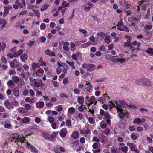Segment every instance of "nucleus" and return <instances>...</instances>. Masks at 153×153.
Returning a JSON list of instances; mask_svg holds the SVG:
<instances>
[{
    "instance_id": "f257e3e1",
    "label": "nucleus",
    "mask_w": 153,
    "mask_h": 153,
    "mask_svg": "<svg viewBox=\"0 0 153 153\" xmlns=\"http://www.w3.org/2000/svg\"><path fill=\"white\" fill-rule=\"evenodd\" d=\"M85 102L87 105L88 106V109L89 110L88 112L91 113L92 114L94 115V110L93 109H90L89 107L92 104L94 103L96 105L97 103V99L94 96H92L90 98L87 95L85 98Z\"/></svg>"
},
{
    "instance_id": "f03ea898",
    "label": "nucleus",
    "mask_w": 153,
    "mask_h": 153,
    "mask_svg": "<svg viewBox=\"0 0 153 153\" xmlns=\"http://www.w3.org/2000/svg\"><path fill=\"white\" fill-rule=\"evenodd\" d=\"M134 83L137 85L143 86H149L151 84L150 79L146 78L139 79L136 80Z\"/></svg>"
},
{
    "instance_id": "7ed1b4c3",
    "label": "nucleus",
    "mask_w": 153,
    "mask_h": 153,
    "mask_svg": "<svg viewBox=\"0 0 153 153\" xmlns=\"http://www.w3.org/2000/svg\"><path fill=\"white\" fill-rule=\"evenodd\" d=\"M100 114L102 116H104V117L107 119L106 120L107 123L108 125L111 123V121L110 120L111 116L108 112L105 111L103 109H100Z\"/></svg>"
},
{
    "instance_id": "20e7f679",
    "label": "nucleus",
    "mask_w": 153,
    "mask_h": 153,
    "mask_svg": "<svg viewBox=\"0 0 153 153\" xmlns=\"http://www.w3.org/2000/svg\"><path fill=\"white\" fill-rule=\"evenodd\" d=\"M82 67L84 69H87L89 72H91L94 70L95 68V65L92 64H83Z\"/></svg>"
},
{
    "instance_id": "39448f33",
    "label": "nucleus",
    "mask_w": 153,
    "mask_h": 153,
    "mask_svg": "<svg viewBox=\"0 0 153 153\" xmlns=\"http://www.w3.org/2000/svg\"><path fill=\"white\" fill-rule=\"evenodd\" d=\"M118 112H119L118 114L120 118L123 119L125 117L126 118H128L129 113L126 109H120Z\"/></svg>"
},
{
    "instance_id": "423d86ee",
    "label": "nucleus",
    "mask_w": 153,
    "mask_h": 153,
    "mask_svg": "<svg viewBox=\"0 0 153 153\" xmlns=\"http://www.w3.org/2000/svg\"><path fill=\"white\" fill-rule=\"evenodd\" d=\"M127 145L129 147L131 150L134 151L136 153H139L140 151L138 150L134 143L131 142H128L127 143Z\"/></svg>"
},
{
    "instance_id": "0eeeda50",
    "label": "nucleus",
    "mask_w": 153,
    "mask_h": 153,
    "mask_svg": "<svg viewBox=\"0 0 153 153\" xmlns=\"http://www.w3.org/2000/svg\"><path fill=\"white\" fill-rule=\"evenodd\" d=\"M26 143L27 147L31 152L34 153H38V150L34 146L29 143L28 141H27Z\"/></svg>"
},
{
    "instance_id": "6e6552de",
    "label": "nucleus",
    "mask_w": 153,
    "mask_h": 153,
    "mask_svg": "<svg viewBox=\"0 0 153 153\" xmlns=\"http://www.w3.org/2000/svg\"><path fill=\"white\" fill-rule=\"evenodd\" d=\"M110 99L109 96L106 94H104L102 96L100 97L98 101H100L101 103H104L107 100Z\"/></svg>"
},
{
    "instance_id": "1a4fd4ad",
    "label": "nucleus",
    "mask_w": 153,
    "mask_h": 153,
    "mask_svg": "<svg viewBox=\"0 0 153 153\" xmlns=\"http://www.w3.org/2000/svg\"><path fill=\"white\" fill-rule=\"evenodd\" d=\"M68 133V131L66 128H63L61 129L59 132L60 137L63 138L65 137Z\"/></svg>"
},
{
    "instance_id": "9d476101",
    "label": "nucleus",
    "mask_w": 153,
    "mask_h": 153,
    "mask_svg": "<svg viewBox=\"0 0 153 153\" xmlns=\"http://www.w3.org/2000/svg\"><path fill=\"white\" fill-rule=\"evenodd\" d=\"M30 121V119L28 117H24L20 121L22 123H24L26 124H29Z\"/></svg>"
},
{
    "instance_id": "9b49d317",
    "label": "nucleus",
    "mask_w": 153,
    "mask_h": 153,
    "mask_svg": "<svg viewBox=\"0 0 153 153\" xmlns=\"http://www.w3.org/2000/svg\"><path fill=\"white\" fill-rule=\"evenodd\" d=\"M42 135L44 138L48 141H50V134L47 132H43Z\"/></svg>"
},
{
    "instance_id": "f8f14e48",
    "label": "nucleus",
    "mask_w": 153,
    "mask_h": 153,
    "mask_svg": "<svg viewBox=\"0 0 153 153\" xmlns=\"http://www.w3.org/2000/svg\"><path fill=\"white\" fill-rule=\"evenodd\" d=\"M45 53L47 55L50 56H55V54L54 51H51L50 49H47L44 51Z\"/></svg>"
},
{
    "instance_id": "ddd939ff",
    "label": "nucleus",
    "mask_w": 153,
    "mask_h": 153,
    "mask_svg": "<svg viewBox=\"0 0 153 153\" xmlns=\"http://www.w3.org/2000/svg\"><path fill=\"white\" fill-rule=\"evenodd\" d=\"M44 106V103L43 101L38 102L36 104V107L39 109L42 108Z\"/></svg>"
},
{
    "instance_id": "4468645a",
    "label": "nucleus",
    "mask_w": 153,
    "mask_h": 153,
    "mask_svg": "<svg viewBox=\"0 0 153 153\" xmlns=\"http://www.w3.org/2000/svg\"><path fill=\"white\" fill-rule=\"evenodd\" d=\"M79 132L77 131H75L72 133L71 137L73 139H77L79 137Z\"/></svg>"
},
{
    "instance_id": "2eb2a0df",
    "label": "nucleus",
    "mask_w": 153,
    "mask_h": 153,
    "mask_svg": "<svg viewBox=\"0 0 153 153\" xmlns=\"http://www.w3.org/2000/svg\"><path fill=\"white\" fill-rule=\"evenodd\" d=\"M22 3H20L19 1H16L15 3L18 4V6L20 8H23L25 7V0H21Z\"/></svg>"
},
{
    "instance_id": "dca6fc26",
    "label": "nucleus",
    "mask_w": 153,
    "mask_h": 153,
    "mask_svg": "<svg viewBox=\"0 0 153 153\" xmlns=\"http://www.w3.org/2000/svg\"><path fill=\"white\" fill-rule=\"evenodd\" d=\"M25 140V138L23 136H19V137H18V138L16 139V140H15V141L16 143H18L19 141L22 143L24 142Z\"/></svg>"
},
{
    "instance_id": "f3484780",
    "label": "nucleus",
    "mask_w": 153,
    "mask_h": 153,
    "mask_svg": "<svg viewBox=\"0 0 153 153\" xmlns=\"http://www.w3.org/2000/svg\"><path fill=\"white\" fill-rule=\"evenodd\" d=\"M12 80L15 83L18 84L20 81L19 78L17 76L13 75L12 76Z\"/></svg>"
},
{
    "instance_id": "a211bd4d",
    "label": "nucleus",
    "mask_w": 153,
    "mask_h": 153,
    "mask_svg": "<svg viewBox=\"0 0 153 153\" xmlns=\"http://www.w3.org/2000/svg\"><path fill=\"white\" fill-rule=\"evenodd\" d=\"M101 140V142L102 143H107L108 140V139L107 137L103 135H101L100 137Z\"/></svg>"
},
{
    "instance_id": "6ab92c4d",
    "label": "nucleus",
    "mask_w": 153,
    "mask_h": 153,
    "mask_svg": "<svg viewBox=\"0 0 153 153\" xmlns=\"http://www.w3.org/2000/svg\"><path fill=\"white\" fill-rule=\"evenodd\" d=\"M17 63L16 59H15L11 61L10 63V66L13 69H14L15 67V63Z\"/></svg>"
},
{
    "instance_id": "aec40b11",
    "label": "nucleus",
    "mask_w": 153,
    "mask_h": 153,
    "mask_svg": "<svg viewBox=\"0 0 153 153\" xmlns=\"http://www.w3.org/2000/svg\"><path fill=\"white\" fill-rule=\"evenodd\" d=\"M7 85L10 88H12L14 87L15 84L13 81L12 80H9L7 82Z\"/></svg>"
},
{
    "instance_id": "412c9836",
    "label": "nucleus",
    "mask_w": 153,
    "mask_h": 153,
    "mask_svg": "<svg viewBox=\"0 0 153 153\" xmlns=\"http://www.w3.org/2000/svg\"><path fill=\"white\" fill-rule=\"evenodd\" d=\"M28 58V56L27 53L22 54L20 56V58L21 61L23 62H25V61L27 60Z\"/></svg>"
},
{
    "instance_id": "4be33fe9",
    "label": "nucleus",
    "mask_w": 153,
    "mask_h": 153,
    "mask_svg": "<svg viewBox=\"0 0 153 153\" xmlns=\"http://www.w3.org/2000/svg\"><path fill=\"white\" fill-rule=\"evenodd\" d=\"M13 93L15 96L17 97L19 95V90L18 88H15L13 90Z\"/></svg>"
},
{
    "instance_id": "5701e85b",
    "label": "nucleus",
    "mask_w": 153,
    "mask_h": 153,
    "mask_svg": "<svg viewBox=\"0 0 153 153\" xmlns=\"http://www.w3.org/2000/svg\"><path fill=\"white\" fill-rule=\"evenodd\" d=\"M114 102V103L116 105L115 107L116 108L117 111L118 112L119 111L120 109H122L121 108V105L120 104H119L118 102L117 101H115Z\"/></svg>"
},
{
    "instance_id": "b1692460",
    "label": "nucleus",
    "mask_w": 153,
    "mask_h": 153,
    "mask_svg": "<svg viewBox=\"0 0 153 153\" xmlns=\"http://www.w3.org/2000/svg\"><path fill=\"white\" fill-rule=\"evenodd\" d=\"M78 103L81 104L82 105L84 102V98L82 96H79L77 99Z\"/></svg>"
},
{
    "instance_id": "393cba45",
    "label": "nucleus",
    "mask_w": 153,
    "mask_h": 153,
    "mask_svg": "<svg viewBox=\"0 0 153 153\" xmlns=\"http://www.w3.org/2000/svg\"><path fill=\"white\" fill-rule=\"evenodd\" d=\"M133 123L137 125H140L141 124V119L139 118H136L133 121Z\"/></svg>"
},
{
    "instance_id": "a878e982",
    "label": "nucleus",
    "mask_w": 153,
    "mask_h": 153,
    "mask_svg": "<svg viewBox=\"0 0 153 153\" xmlns=\"http://www.w3.org/2000/svg\"><path fill=\"white\" fill-rule=\"evenodd\" d=\"M19 137V135L17 133H14L10 135V137L11 138H13L15 140H16V139H17Z\"/></svg>"
},
{
    "instance_id": "bb28decb",
    "label": "nucleus",
    "mask_w": 153,
    "mask_h": 153,
    "mask_svg": "<svg viewBox=\"0 0 153 153\" xmlns=\"http://www.w3.org/2000/svg\"><path fill=\"white\" fill-rule=\"evenodd\" d=\"M6 44L4 42H0V51L1 52L3 51L5 49L6 47Z\"/></svg>"
},
{
    "instance_id": "cd10ccee",
    "label": "nucleus",
    "mask_w": 153,
    "mask_h": 153,
    "mask_svg": "<svg viewBox=\"0 0 153 153\" xmlns=\"http://www.w3.org/2000/svg\"><path fill=\"white\" fill-rule=\"evenodd\" d=\"M4 105L7 109H10L11 106L10 103L8 100H5L4 103Z\"/></svg>"
},
{
    "instance_id": "c85d7f7f",
    "label": "nucleus",
    "mask_w": 153,
    "mask_h": 153,
    "mask_svg": "<svg viewBox=\"0 0 153 153\" xmlns=\"http://www.w3.org/2000/svg\"><path fill=\"white\" fill-rule=\"evenodd\" d=\"M58 134V132H54L51 134H50V141L52 140L53 139L56 137Z\"/></svg>"
},
{
    "instance_id": "c756f323",
    "label": "nucleus",
    "mask_w": 153,
    "mask_h": 153,
    "mask_svg": "<svg viewBox=\"0 0 153 153\" xmlns=\"http://www.w3.org/2000/svg\"><path fill=\"white\" fill-rule=\"evenodd\" d=\"M105 121H102L100 123V127L102 128H105L107 127V124L105 123Z\"/></svg>"
},
{
    "instance_id": "7c9ffc66",
    "label": "nucleus",
    "mask_w": 153,
    "mask_h": 153,
    "mask_svg": "<svg viewBox=\"0 0 153 153\" xmlns=\"http://www.w3.org/2000/svg\"><path fill=\"white\" fill-rule=\"evenodd\" d=\"M146 52L150 56H152L153 55V48L151 47L148 48L147 50L146 51Z\"/></svg>"
},
{
    "instance_id": "2f4dec72",
    "label": "nucleus",
    "mask_w": 153,
    "mask_h": 153,
    "mask_svg": "<svg viewBox=\"0 0 153 153\" xmlns=\"http://www.w3.org/2000/svg\"><path fill=\"white\" fill-rule=\"evenodd\" d=\"M119 125L122 128H124L126 127V121L120 120L119 122Z\"/></svg>"
},
{
    "instance_id": "473e14b6",
    "label": "nucleus",
    "mask_w": 153,
    "mask_h": 153,
    "mask_svg": "<svg viewBox=\"0 0 153 153\" xmlns=\"http://www.w3.org/2000/svg\"><path fill=\"white\" fill-rule=\"evenodd\" d=\"M62 66L64 68L63 69L62 72L65 73H67V71L68 68V66L65 63H62Z\"/></svg>"
},
{
    "instance_id": "72a5a7b5",
    "label": "nucleus",
    "mask_w": 153,
    "mask_h": 153,
    "mask_svg": "<svg viewBox=\"0 0 153 153\" xmlns=\"http://www.w3.org/2000/svg\"><path fill=\"white\" fill-rule=\"evenodd\" d=\"M91 43L90 42L88 41L86 43H83L81 45L82 48H85L88 47Z\"/></svg>"
},
{
    "instance_id": "f704fd0d",
    "label": "nucleus",
    "mask_w": 153,
    "mask_h": 153,
    "mask_svg": "<svg viewBox=\"0 0 153 153\" xmlns=\"http://www.w3.org/2000/svg\"><path fill=\"white\" fill-rule=\"evenodd\" d=\"M130 137L132 139L134 140H136L138 138V136L135 134L134 132L132 133L131 134Z\"/></svg>"
},
{
    "instance_id": "c9c22d12",
    "label": "nucleus",
    "mask_w": 153,
    "mask_h": 153,
    "mask_svg": "<svg viewBox=\"0 0 153 153\" xmlns=\"http://www.w3.org/2000/svg\"><path fill=\"white\" fill-rule=\"evenodd\" d=\"M49 7L48 4L46 3L43 6L42 8L40 9L41 11H42L44 10L47 9Z\"/></svg>"
},
{
    "instance_id": "e433bc0d",
    "label": "nucleus",
    "mask_w": 153,
    "mask_h": 153,
    "mask_svg": "<svg viewBox=\"0 0 153 153\" xmlns=\"http://www.w3.org/2000/svg\"><path fill=\"white\" fill-rule=\"evenodd\" d=\"M75 111V109L73 107H71L69 108L68 110V113L69 114H73Z\"/></svg>"
},
{
    "instance_id": "4c0bfd02",
    "label": "nucleus",
    "mask_w": 153,
    "mask_h": 153,
    "mask_svg": "<svg viewBox=\"0 0 153 153\" xmlns=\"http://www.w3.org/2000/svg\"><path fill=\"white\" fill-rule=\"evenodd\" d=\"M120 149L123 152L126 153L128 150V147L127 146H125L121 147Z\"/></svg>"
},
{
    "instance_id": "58836bf2",
    "label": "nucleus",
    "mask_w": 153,
    "mask_h": 153,
    "mask_svg": "<svg viewBox=\"0 0 153 153\" xmlns=\"http://www.w3.org/2000/svg\"><path fill=\"white\" fill-rule=\"evenodd\" d=\"M66 124L68 128L71 127V122L70 120H67L66 121Z\"/></svg>"
},
{
    "instance_id": "ea45409f",
    "label": "nucleus",
    "mask_w": 153,
    "mask_h": 153,
    "mask_svg": "<svg viewBox=\"0 0 153 153\" xmlns=\"http://www.w3.org/2000/svg\"><path fill=\"white\" fill-rule=\"evenodd\" d=\"M33 11L36 15L37 18H39L40 17V12L38 10L33 9Z\"/></svg>"
},
{
    "instance_id": "a19ab883",
    "label": "nucleus",
    "mask_w": 153,
    "mask_h": 153,
    "mask_svg": "<svg viewBox=\"0 0 153 153\" xmlns=\"http://www.w3.org/2000/svg\"><path fill=\"white\" fill-rule=\"evenodd\" d=\"M66 63L68 64H69L71 67L73 69H76L75 66L74 65V63L73 62H69L68 61H66Z\"/></svg>"
},
{
    "instance_id": "79ce46f5",
    "label": "nucleus",
    "mask_w": 153,
    "mask_h": 153,
    "mask_svg": "<svg viewBox=\"0 0 153 153\" xmlns=\"http://www.w3.org/2000/svg\"><path fill=\"white\" fill-rule=\"evenodd\" d=\"M6 22L5 20H0V24H2L1 25V28H3L6 25Z\"/></svg>"
},
{
    "instance_id": "37998d69",
    "label": "nucleus",
    "mask_w": 153,
    "mask_h": 153,
    "mask_svg": "<svg viewBox=\"0 0 153 153\" xmlns=\"http://www.w3.org/2000/svg\"><path fill=\"white\" fill-rule=\"evenodd\" d=\"M104 40L105 42L107 44H109L110 43L109 36L107 35L105 36Z\"/></svg>"
},
{
    "instance_id": "c03bdc74",
    "label": "nucleus",
    "mask_w": 153,
    "mask_h": 153,
    "mask_svg": "<svg viewBox=\"0 0 153 153\" xmlns=\"http://www.w3.org/2000/svg\"><path fill=\"white\" fill-rule=\"evenodd\" d=\"M115 57V56H112L111 59V61L113 63H117L118 62H119V58H116V59H114V58Z\"/></svg>"
},
{
    "instance_id": "a18cd8bd",
    "label": "nucleus",
    "mask_w": 153,
    "mask_h": 153,
    "mask_svg": "<svg viewBox=\"0 0 153 153\" xmlns=\"http://www.w3.org/2000/svg\"><path fill=\"white\" fill-rule=\"evenodd\" d=\"M86 85L88 86L87 87V90L88 91H90L92 90V87L91 86V84L90 83H87Z\"/></svg>"
},
{
    "instance_id": "49530a36",
    "label": "nucleus",
    "mask_w": 153,
    "mask_h": 153,
    "mask_svg": "<svg viewBox=\"0 0 153 153\" xmlns=\"http://www.w3.org/2000/svg\"><path fill=\"white\" fill-rule=\"evenodd\" d=\"M79 31L80 32L83 33L84 34V36L85 37L87 36V35L86 34L87 33V32L85 30L82 29H80Z\"/></svg>"
},
{
    "instance_id": "de8ad7c7",
    "label": "nucleus",
    "mask_w": 153,
    "mask_h": 153,
    "mask_svg": "<svg viewBox=\"0 0 153 153\" xmlns=\"http://www.w3.org/2000/svg\"><path fill=\"white\" fill-rule=\"evenodd\" d=\"M1 62L4 63H7V60L6 58L4 56H2L1 57Z\"/></svg>"
},
{
    "instance_id": "09e8293b",
    "label": "nucleus",
    "mask_w": 153,
    "mask_h": 153,
    "mask_svg": "<svg viewBox=\"0 0 153 153\" xmlns=\"http://www.w3.org/2000/svg\"><path fill=\"white\" fill-rule=\"evenodd\" d=\"M9 12V10L6 9V6H5L4 8V15L3 16H5L7 15Z\"/></svg>"
},
{
    "instance_id": "8fccbe9b",
    "label": "nucleus",
    "mask_w": 153,
    "mask_h": 153,
    "mask_svg": "<svg viewBox=\"0 0 153 153\" xmlns=\"http://www.w3.org/2000/svg\"><path fill=\"white\" fill-rule=\"evenodd\" d=\"M109 102L110 103H111V104H109V106L111 109V108L115 106L116 105L113 101H109Z\"/></svg>"
},
{
    "instance_id": "3c124183",
    "label": "nucleus",
    "mask_w": 153,
    "mask_h": 153,
    "mask_svg": "<svg viewBox=\"0 0 153 153\" xmlns=\"http://www.w3.org/2000/svg\"><path fill=\"white\" fill-rule=\"evenodd\" d=\"M92 141L93 142H99L100 141V139L97 137H93Z\"/></svg>"
},
{
    "instance_id": "603ef678",
    "label": "nucleus",
    "mask_w": 153,
    "mask_h": 153,
    "mask_svg": "<svg viewBox=\"0 0 153 153\" xmlns=\"http://www.w3.org/2000/svg\"><path fill=\"white\" fill-rule=\"evenodd\" d=\"M126 106L130 108L133 109H137V107L132 104H129Z\"/></svg>"
},
{
    "instance_id": "864d4df0",
    "label": "nucleus",
    "mask_w": 153,
    "mask_h": 153,
    "mask_svg": "<svg viewBox=\"0 0 153 153\" xmlns=\"http://www.w3.org/2000/svg\"><path fill=\"white\" fill-rule=\"evenodd\" d=\"M4 126L5 128L10 129L12 127V125L10 124L6 123L4 124Z\"/></svg>"
},
{
    "instance_id": "5fc2aeb1",
    "label": "nucleus",
    "mask_w": 153,
    "mask_h": 153,
    "mask_svg": "<svg viewBox=\"0 0 153 153\" xmlns=\"http://www.w3.org/2000/svg\"><path fill=\"white\" fill-rule=\"evenodd\" d=\"M46 26L45 24L44 23H42L40 26V28L41 30H43L46 28Z\"/></svg>"
},
{
    "instance_id": "6e6d98bb",
    "label": "nucleus",
    "mask_w": 153,
    "mask_h": 153,
    "mask_svg": "<svg viewBox=\"0 0 153 153\" xmlns=\"http://www.w3.org/2000/svg\"><path fill=\"white\" fill-rule=\"evenodd\" d=\"M69 2L67 3L66 1H64L62 2V5L64 7H67L69 6Z\"/></svg>"
},
{
    "instance_id": "4d7b16f0",
    "label": "nucleus",
    "mask_w": 153,
    "mask_h": 153,
    "mask_svg": "<svg viewBox=\"0 0 153 153\" xmlns=\"http://www.w3.org/2000/svg\"><path fill=\"white\" fill-rule=\"evenodd\" d=\"M23 67L25 71H28L29 67L27 65L25 64L23 65Z\"/></svg>"
},
{
    "instance_id": "13d9d810",
    "label": "nucleus",
    "mask_w": 153,
    "mask_h": 153,
    "mask_svg": "<svg viewBox=\"0 0 153 153\" xmlns=\"http://www.w3.org/2000/svg\"><path fill=\"white\" fill-rule=\"evenodd\" d=\"M29 93V91L27 89H25L23 92L22 94L23 96H25L27 95Z\"/></svg>"
},
{
    "instance_id": "bf43d9fd",
    "label": "nucleus",
    "mask_w": 153,
    "mask_h": 153,
    "mask_svg": "<svg viewBox=\"0 0 153 153\" xmlns=\"http://www.w3.org/2000/svg\"><path fill=\"white\" fill-rule=\"evenodd\" d=\"M98 143L97 142L94 143L92 145V147L93 149H97L98 148Z\"/></svg>"
},
{
    "instance_id": "052dcab7",
    "label": "nucleus",
    "mask_w": 153,
    "mask_h": 153,
    "mask_svg": "<svg viewBox=\"0 0 153 153\" xmlns=\"http://www.w3.org/2000/svg\"><path fill=\"white\" fill-rule=\"evenodd\" d=\"M24 106L25 108L27 110H30L31 108V106L29 104H26Z\"/></svg>"
},
{
    "instance_id": "680f3d73",
    "label": "nucleus",
    "mask_w": 153,
    "mask_h": 153,
    "mask_svg": "<svg viewBox=\"0 0 153 153\" xmlns=\"http://www.w3.org/2000/svg\"><path fill=\"white\" fill-rule=\"evenodd\" d=\"M124 45L125 46L131 47V48H132V46H131V43L125 42L124 43Z\"/></svg>"
},
{
    "instance_id": "e2e57ef3",
    "label": "nucleus",
    "mask_w": 153,
    "mask_h": 153,
    "mask_svg": "<svg viewBox=\"0 0 153 153\" xmlns=\"http://www.w3.org/2000/svg\"><path fill=\"white\" fill-rule=\"evenodd\" d=\"M127 1L124 0H122L120 2V4L123 6H124L126 4Z\"/></svg>"
},
{
    "instance_id": "0e129e2a",
    "label": "nucleus",
    "mask_w": 153,
    "mask_h": 153,
    "mask_svg": "<svg viewBox=\"0 0 153 153\" xmlns=\"http://www.w3.org/2000/svg\"><path fill=\"white\" fill-rule=\"evenodd\" d=\"M40 39L41 42H44L46 41V38L45 37L42 36L40 37Z\"/></svg>"
},
{
    "instance_id": "69168bd1",
    "label": "nucleus",
    "mask_w": 153,
    "mask_h": 153,
    "mask_svg": "<svg viewBox=\"0 0 153 153\" xmlns=\"http://www.w3.org/2000/svg\"><path fill=\"white\" fill-rule=\"evenodd\" d=\"M99 50L101 51H104L105 50V47L103 45H102L99 48Z\"/></svg>"
},
{
    "instance_id": "338daca9",
    "label": "nucleus",
    "mask_w": 153,
    "mask_h": 153,
    "mask_svg": "<svg viewBox=\"0 0 153 153\" xmlns=\"http://www.w3.org/2000/svg\"><path fill=\"white\" fill-rule=\"evenodd\" d=\"M73 91L74 93L76 94H79L80 92V91L77 89H74Z\"/></svg>"
},
{
    "instance_id": "774afa93",
    "label": "nucleus",
    "mask_w": 153,
    "mask_h": 153,
    "mask_svg": "<svg viewBox=\"0 0 153 153\" xmlns=\"http://www.w3.org/2000/svg\"><path fill=\"white\" fill-rule=\"evenodd\" d=\"M63 109V107L61 105H59L57 106V110L58 112H60Z\"/></svg>"
}]
</instances>
